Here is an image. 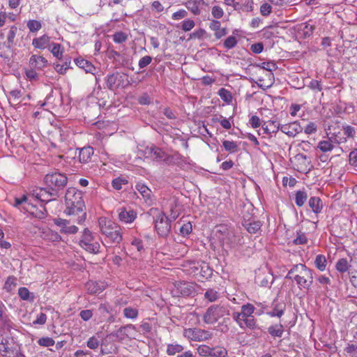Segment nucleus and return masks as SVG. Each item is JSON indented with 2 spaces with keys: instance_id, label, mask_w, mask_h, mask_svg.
Masks as SVG:
<instances>
[{
  "instance_id": "obj_1",
  "label": "nucleus",
  "mask_w": 357,
  "mask_h": 357,
  "mask_svg": "<svg viewBox=\"0 0 357 357\" xmlns=\"http://www.w3.org/2000/svg\"><path fill=\"white\" fill-rule=\"evenodd\" d=\"M65 202L66 207L64 213L68 215H77V223L82 224L86 220V214L82 192L74 188H68L66 192Z\"/></svg>"
},
{
  "instance_id": "obj_2",
  "label": "nucleus",
  "mask_w": 357,
  "mask_h": 357,
  "mask_svg": "<svg viewBox=\"0 0 357 357\" xmlns=\"http://www.w3.org/2000/svg\"><path fill=\"white\" fill-rule=\"evenodd\" d=\"M98 224L101 233L111 243L119 244L121 242L123 238L119 225L104 217L99 218Z\"/></svg>"
},
{
  "instance_id": "obj_3",
  "label": "nucleus",
  "mask_w": 357,
  "mask_h": 357,
  "mask_svg": "<svg viewBox=\"0 0 357 357\" xmlns=\"http://www.w3.org/2000/svg\"><path fill=\"white\" fill-rule=\"evenodd\" d=\"M44 182L48 189L52 190L53 197H59V192L62 190L67 184V177L59 172L47 174L44 178Z\"/></svg>"
},
{
  "instance_id": "obj_4",
  "label": "nucleus",
  "mask_w": 357,
  "mask_h": 357,
  "mask_svg": "<svg viewBox=\"0 0 357 357\" xmlns=\"http://www.w3.org/2000/svg\"><path fill=\"white\" fill-rule=\"evenodd\" d=\"M229 314V307L226 305H213L210 306L203 316V321L205 324H213L220 318Z\"/></svg>"
},
{
  "instance_id": "obj_5",
  "label": "nucleus",
  "mask_w": 357,
  "mask_h": 357,
  "mask_svg": "<svg viewBox=\"0 0 357 357\" xmlns=\"http://www.w3.org/2000/svg\"><path fill=\"white\" fill-rule=\"evenodd\" d=\"M312 270L305 264H298V271L294 277L300 289L309 290L313 283Z\"/></svg>"
},
{
  "instance_id": "obj_6",
  "label": "nucleus",
  "mask_w": 357,
  "mask_h": 357,
  "mask_svg": "<svg viewBox=\"0 0 357 357\" xmlns=\"http://www.w3.org/2000/svg\"><path fill=\"white\" fill-rule=\"evenodd\" d=\"M79 245L90 253L97 254L99 252L100 244L95 241L92 232L88 228L83 230Z\"/></svg>"
},
{
  "instance_id": "obj_7",
  "label": "nucleus",
  "mask_w": 357,
  "mask_h": 357,
  "mask_svg": "<svg viewBox=\"0 0 357 357\" xmlns=\"http://www.w3.org/2000/svg\"><path fill=\"white\" fill-rule=\"evenodd\" d=\"M183 335L188 340L195 342L206 341L213 337V333L211 331L199 328H185Z\"/></svg>"
},
{
  "instance_id": "obj_8",
  "label": "nucleus",
  "mask_w": 357,
  "mask_h": 357,
  "mask_svg": "<svg viewBox=\"0 0 357 357\" xmlns=\"http://www.w3.org/2000/svg\"><path fill=\"white\" fill-rule=\"evenodd\" d=\"M343 136L336 135L334 140L337 144H341L347 143L348 140H351L355 142V145L357 146V128L348 125L343 124L341 129Z\"/></svg>"
},
{
  "instance_id": "obj_9",
  "label": "nucleus",
  "mask_w": 357,
  "mask_h": 357,
  "mask_svg": "<svg viewBox=\"0 0 357 357\" xmlns=\"http://www.w3.org/2000/svg\"><path fill=\"white\" fill-rule=\"evenodd\" d=\"M126 77V74H121L118 72L108 75L106 77L107 87L111 91H114L120 86H126L129 83Z\"/></svg>"
},
{
  "instance_id": "obj_10",
  "label": "nucleus",
  "mask_w": 357,
  "mask_h": 357,
  "mask_svg": "<svg viewBox=\"0 0 357 357\" xmlns=\"http://www.w3.org/2000/svg\"><path fill=\"white\" fill-rule=\"evenodd\" d=\"M155 229L159 236L166 237L171 231L169 219L163 213H159L155 220Z\"/></svg>"
},
{
  "instance_id": "obj_11",
  "label": "nucleus",
  "mask_w": 357,
  "mask_h": 357,
  "mask_svg": "<svg viewBox=\"0 0 357 357\" xmlns=\"http://www.w3.org/2000/svg\"><path fill=\"white\" fill-rule=\"evenodd\" d=\"M174 287V291H176L177 296L180 294L183 296H190L195 293V284L192 282L180 281L176 282Z\"/></svg>"
},
{
  "instance_id": "obj_12",
  "label": "nucleus",
  "mask_w": 357,
  "mask_h": 357,
  "mask_svg": "<svg viewBox=\"0 0 357 357\" xmlns=\"http://www.w3.org/2000/svg\"><path fill=\"white\" fill-rule=\"evenodd\" d=\"M17 32V28L15 26H12L7 35V40L3 44V46L6 48V50L0 47V56L2 58H8V53L11 52V48L14 45V40Z\"/></svg>"
},
{
  "instance_id": "obj_13",
  "label": "nucleus",
  "mask_w": 357,
  "mask_h": 357,
  "mask_svg": "<svg viewBox=\"0 0 357 357\" xmlns=\"http://www.w3.org/2000/svg\"><path fill=\"white\" fill-rule=\"evenodd\" d=\"M32 196L41 202H49L56 199L53 197L52 190L45 188H36L31 191Z\"/></svg>"
},
{
  "instance_id": "obj_14",
  "label": "nucleus",
  "mask_w": 357,
  "mask_h": 357,
  "mask_svg": "<svg viewBox=\"0 0 357 357\" xmlns=\"http://www.w3.org/2000/svg\"><path fill=\"white\" fill-rule=\"evenodd\" d=\"M54 223L60 228V232L65 234H74L78 231L75 225H70V220L62 218H54Z\"/></svg>"
},
{
  "instance_id": "obj_15",
  "label": "nucleus",
  "mask_w": 357,
  "mask_h": 357,
  "mask_svg": "<svg viewBox=\"0 0 357 357\" xmlns=\"http://www.w3.org/2000/svg\"><path fill=\"white\" fill-rule=\"evenodd\" d=\"M255 310V306L251 303H247L241 306L240 312H235L232 314V317L236 321H239L241 319L253 317L252 314Z\"/></svg>"
},
{
  "instance_id": "obj_16",
  "label": "nucleus",
  "mask_w": 357,
  "mask_h": 357,
  "mask_svg": "<svg viewBox=\"0 0 357 357\" xmlns=\"http://www.w3.org/2000/svg\"><path fill=\"white\" fill-rule=\"evenodd\" d=\"M280 130L289 137H295L303 131V128L298 121H294L288 124L281 125Z\"/></svg>"
},
{
  "instance_id": "obj_17",
  "label": "nucleus",
  "mask_w": 357,
  "mask_h": 357,
  "mask_svg": "<svg viewBox=\"0 0 357 357\" xmlns=\"http://www.w3.org/2000/svg\"><path fill=\"white\" fill-rule=\"evenodd\" d=\"M24 209L29 213L33 217L38 219H44L47 216V210L44 205L40 204L38 208L31 203L27 204V206H23Z\"/></svg>"
},
{
  "instance_id": "obj_18",
  "label": "nucleus",
  "mask_w": 357,
  "mask_h": 357,
  "mask_svg": "<svg viewBox=\"0 0 357 357\" xmlns=\"http://www.w3.org/2000/svg\"><path fill=\"white\" fill-rule=\"evenodd\" d=\"M47 65V60L43 56L33 54L30 57L29 61V68H33L37 70H42Z\"/></svg>"
},
{
  "instance_id": "obj_19",
  "label": "nucleus",
  "mask_w": 357,
  "mask_h": 357,
  "mask_svg": "<svg viewBox=\"0 0 357 357\" xmlns=\"http://www.w3.org/2000/svg\"><path fill=\"white\" fill-rule=\"evenodd\" d=\"M225 243L231 248H236L243 243V237L240 234L229 231L225 239Z\"/></svg>"
},
{
  "instance_id": "obj_20",
  "label": "nucleus",
  "mask_w": 357,
  "mask_h": 357,
  "mask_svg": "<svg viewBox=\"0 0 357 357\" xmlns=\"http://www.w3.org/2000/svg\"><path fill=\"white\" fill-rule=\"evenodd\" d=\"M136 218L137 213L132 209L127 210L126 208H122L119 213V220L124 223H131Z\"/></svg>"
},
{
  "instance_id": "obj_21",
  "label": "nucleus",
  "mask_w": 357,
  "mask_h": 357,
  "mask_svg": "<svg viewBox=\"0 0 357 357\" xmlns=\"http://www.w3.org/2000/svg\"><path fill=\"white\" fill-rule=\"evenodd\" d=\"M50 45V37L46 34L38 38H35L32 40V45L36 49L44 50L49 48Z\"/></svg>"
},
{
  "instance_id": "obj_22",
  "label": "nucleus",
  "mask_w": 357,
  "mask_h": 357,
  "mask_svg": "<svg viewBox=\"0 0 357 357\" xmlns=\"http://www.w3.org/2000/svg\"><path fill=\"white\" fill-rule=\"evenodd\" d=\"M75 64L87 73L94 74L96 70L95 66L89 61L83 59V58H77L75 59Z\"/></svg>"
},
{
  "instance_id": "obj_23",
  "label": "nucleus",
  "mask_w": 357,
  "mask_h": 357,
  "mask_svg": "<svg viewBox=\"0 0 357 357\" xmlns=\"http://www.w3.org/2000/svg\"><path fill=\"white\" fill-rule=\"evenodd\" d=\"M94 151L91 146H85L79 150V160L80 162L86 163L91 161Z\"/></svg>"
},
{
  "instance_id": "obj_24",
  "label": "nucleus",
  "mask_w": 357,
  "mask_h": 357,
  "mask_svg": "<svg viewBox=\"0 0 357 357\" xmlns=\"http://www.w3.org/2000/svg\"><path fill=\"white\" fill-rule=\"evenodd\" d=\"M280 126L281 125L276 121L270 120L263 123L262 128L266 134H275L280 130Z\"/></svg>"
},
{
  "instance_id": "obj_25",
  "label": "nucleus",
  "mask_w": 357,
  "mask_h": 357,
  "mask_svg": "<svg viewBox=\"0 0 357 357\" xmlns=\"http://www.w3.org/2000/svg\"><path fill=\"white\" fill-rule=\"evenodd\" d=\"M243 227L250 234H256L260 231L262 224L259 220L245 221L241 222Z\"/></svg>"
},
{
  "instance_id": "obj_26",
  "label": "nucleus",
  "mask_w": 357,
  "mask_h": 357,
  "mask_svg": "<svg viewBox=\"0 0 357 357\" xmlns=\"http://www.w3.org/2000/svg\"><path fill=\"white\" fill-rule=\"evenodd\" d=\"M135 189L142 195L146 202H151V190L144 183H137Z\"/></svg>"
},
{
  "instance_id": "obj_27",
  "label": "nucleus",
  "mask_w": 357,
  "mask_h": 357,
  "mask_svg": "<svg viewBox=\"0 0 357 357\" xmlns=\"http://www.w3.org/2000/svg\"><path fill=\"white\" fill-rule=\"evenodd\" d=\"M309 206L312 211L316 213H319L323 208V203L321 199L318 197H312L308 202Z\"/></svg>"
},
{
  "instance_id": "obj_28",
  "label": "nucleus",
  "mask_w": 357,
  "mask_h": 357,
  "mask_svg": "<svg viewBox=\"0 0 357 357\" xmlns=\"http://www.w3.org/2000/svg\"><path fill=\"white\" fill-rule=\"evenodd\" d=\"M334 143L335 141H333L331 137H328L327 139L320 141L317 144V149L324 153L331 151L334 147Z\"/></svg>"
},
{
  "instance_id": "obj_29",
  "label": "nucleus",
  "mask_w": 357,
  "mask_h": 357,
  "mask_svg": "<svg viewBox=\"0 0 357 357\" xmlns=\"http://www.w3.org/2000/svg\"><path fill=\"white\" fill-rule=\"evenodd\" d=\"M48 49L57 59L61 60L63 59L64 47L61 44L52 43Z\"/></svg>"
},
{
  "instance_id": "obj_30",
  "label": "nucleus",
  "mask_w": 357,
  "mask_h": 357,
  "mask_svg": "<svg viewBox=\"0 0 357 357\" xmlns=\"http://www.w3.org/2000/svg\"><path fill=\"white\" fill-rule=\"evenodd\" d=\"M86 289L89 294H96L100 293L104 287L96 281H89L86 284Z\"/></svg>"
},
{
  "instance_id": "obj_31",
  "label": "nucleus",
  "mask_w": 357,
  "mask_h": 357,
  "mask_svg": "<svg viewBox=\"0 0 357 357\" xmlns=\"http://www.w3.org/2000/svg\"><path fill=\"white\" fill-rule=\"evenodd\" d=\"M241 328L244 329L248 328L250 329H254L257 327L256 320L253 317L241 319L239 321H236Z\"/></svg>"
},
{
  "instance_id": "obj_32",
  "label": "nucleus",
  "mask_w": 357,
  "mask_h": 357,
  "mask_svg": "<svg viewBox=\"0 0 357 357\" xmlns=\"http://www.w3.org/2000/svg\"><path fill=\"white\" fill-rule=\"evenodd\" d=\"M273 310L268 312V314L271 317H281L284 314L286 305L283 303H276L275 301L273 303Z\"/></svg>"
},
{
  "instance_id": "obj_33",
  "label": "nucleus",
  "mask_w": 357,
  "mask_h": 357,
  "mask_svg": "<svg viewBox=\"0 0 357 357\" xmlns=\"http://www.w3.org/2000/svg\"><path fill=\"white\" fill-rule=\"evenodd\" d=\"M254 67L266 70L267 71H269L268 77H273V74L271 73L273 70L277 69V66L275 63L268 61V62H263L261 63H257L253 65Z\"/></svg>"
},
{
  "instance_id": "obj_34",
  "label": "nucleus",
  "mask_w": 357,
  "mask_h": 357,
  "mask_svg": "<svg viewBox=\"0 0 357 357\" xmlns=\"http://www.w3.org/2000/svg\"><path fill=\"white\" fill-rule=\"evenodd\" d=\"M13 322L10 319L9 317L5 313L0 317V329L10 331L13 328Z\"/></svg>"
},
{
  "instance_id": "obj_35",
  "label": "nucleus",
  "mask_w": 357,
  "mask_h": 357,
  "mask_svg": "<svg viewBox=\"0 0 357 357\" xmlns=\"http://www.w3.org/2000/svg\"><path fill=\"white\" fill-rule=\"evenodd\" d=\"M151 153L154 159L157 160H165L167 157V154L165 151H163L160 148L155 146L151 148Z\"/></svg>"
},
{
  "instance_id": "obj_36",
  "label": "nucleus",
  "mask_w": 357,
  "mask_h": 357,
  "mask_svg": "<svg viewBox=\"0 0 357 357\" xmlns=\"http://www.w3.org/2000/svg\"><path fill=\"white\" fill-rule=\"evenodd\" d=\"M307 199V195L306 192L303 190H298L295 194V203L301 207L304 205Z\"/></svg>"
},
{
  "instance_id": "obj_37",
  "label": "nucleus",
  "mask_w": 357,
  "mask_h": 357,
  "mask_svg": "<svg viewBox=\"0 0 357 357\" xmlns=\"http://www.w3.org/2000/svg\"><path fill=\"white\" fill-rule=\"evenodd\" d=\"M222 146L225 151L233 153H236L238 151V145L236 142L224 140L222 142Z\"/></svg>"
},
{
  "instance_id": "obj_38",
  "label": "nucleus",
  "mask_w": 357,
  "mask_h": 357,
  "mask_svg": "<svg viewBox=\"0 0 357 357\" xmlns=\"http://www.w3.org/2000/svg\"><path fill=\"white\" fill-rule=\"evenodd\" d=\"M268 331L271 336L280 337L284 332L283 326L282 324L271 326L268 328Z\"/></svg>"
},
{
  "instance_id": "obj_39",
  "label": "nucleus",
  "mask_w": 357,
  "mask_h": 357,
  "mask_svg": "<svg viewBox=\"0 0 357 357\" xmlns=\"http://www.w3.org/2000/svg\"><path fill=\"white\" fill-rule=\"evenodd\" d=\"M336 270L340 273H345L349 270V264L347 259H340L335 264Z\"/></svg>"
},
{
  "instance_id": "obj_40",
  "label": "nucleus",
  "mask_w": 357,
  "mask_h": 357,
  "mask_svg": "<svg viewBox=\"0 0 357 357\" xmlns=\"http://www.w3.org/2000/svg\"><path fill=\"white\" fill-rule=\"evenodd\" d=\"M326 259L323 255H318L314 261L315 266L321 271H324L326 267Z\"/></svg>"
},
{
  "instance_id": "obj_41",
  "label": "nucleus",
  "mask_w": 357,
  "mask_h": 357,
  "mask_svg": "<svg viewBox=\"0 0 357 357\" xmlns=\"http://www.w3.org/2000/svg\"><path fill=\"white\" fill-rule=\"evenodd\" d=\"M183 347L179 344H169L167 347V354L169 356H174L183 351Z\"/></svg>"
},
{
  "instance_id": "obj_42",
  "label": "nucleus",
  "mask_w": 357,
  "mask_h": 357,
  "mask_svg": "<svg viewBox=\"0 0 357 357\" xmlns=\"http://www.w3.org/2000/svg\"><path fill=\"white\" fill-rule=\"evenodd\" d=\"M219 292L213 289H208L204 293V298L208 300L209 302H215L219 298Z\"/></svg>"
},
{
  "instance_id": "obj_43",
  "label": "nucleus",
  "mask_w": 357,
  "mask_h": 357,
  "mask_svg": "<svg viewBox=\"0 0 357 357\" xmlns=\"http://www.w3.org/2000/svg\"><path fill=\"white\" fill-rule=\"evenodd\" d=\"M123 314L125 317L134 319L138 316V310L132 307H127L123 309Z\"/></svg>"
},
{
  "instance_id": "obj_44",
  "label": "nucleus",
  "mask_w": 357,
  "mask_h": 357,
  "mask_svg": "<svg viewBox=\"0 0 357 357\" xmlns=\"http://www.w3.org/2000/svg\"><path fill=\"white\" fill-rule=\"evenodd\" d=\"M227 356V351L222 347H212L211 357H226Z\"/></svg>"
},
{
  "instance_id": "obj_45",
  "label": "nucleus",
  "mask_w": 357,
  "mask_h": 357,
  "mask_svg": "<svg viewBox=\"0 0 357 357\" xmlns=\"http://www.w3.org/2000/svg\"><path fill=\"white\" fill-rule=\"evenodd\" d=\"M26 26L29 31L32 33L39 31L42 27L41 22L35 20H29L27 22Z\"/></svg>"
},
{
  "instance_id": "obj_46",
  "label": "nucleus",
  "mask_w": 357,
  "mask_h": 357,
  "mask_svg": "<svg viewBox=\"0 0 357 357\" xmlns=\"http://www.w3.org/2000/svg\"><path fill=\"white\" fill-rule=\"evenodd\" d=\"M18 295L24 301H33L34 299V296H31L29 289L26 287H20L18 290Z\"/></svg>"
},
{
  "instance_id": "obj_47",
  "label": "nucleus",
  "mask_w": 357,
  "mask_h": 357,
  "mask_svg": "<svg viewBox=\"0 0 357 357\" xmlns=\"http://www.w3.org/2000/svg\"><path fill=\"white\" fill-rule=\"evenodd\" d=\"M218 94L220 97V98L225 102L229 103L232 100L231 93L225 88H221L220 89H219Z\"/></svg>"
},
{
  "instance_id": "obj_48",
  "label": "nucleus",
  "mask_w": 357,
  "mask_h": 357,
  "mask_svg": "<svg viewBox=\"0 0 357 357\" xmlns=\"http://www.w3.org/2000/svg\"><path fill=\"white\" fill-rule=\"evenodd\" d=\"M17 278L14 276H9L8 277L5 284H4V289L6 290V291L10 292L11 291L14 287L17 285Z\"/></svg>"
},
{
  "instance_id": "obj_49",
  "label": "nucleus",
  "mask_w": 357,
  "mask_h": 357,
  "mask_svg": "<svg viewBox=\"0 0 357 357\" xmlns=\"http://www.w3.org/2000/svg\"><path fill=\"white\" fill-rule=\"evenodd\" d=\"M198 354L202 356H211L212 347L206 344L199 345L197 348Z\"/></svg>"
},
{
  "instance_id": "obj_50",
  "label": "nucleus",
  "mask_w": 357,
  "mask_h": 357,
  "mask_svg": "<svg viewBox=\"0 0 357 357\" xmlns=\"http://www.w3.org/2000/svg\"><path fill=\"white\" fill-rule=\"evenodd\" d=\"M128 180L118 177L112 180V185L115 190H120L122 188L123 185L128 184Z\"/></svg>"
},
{
  "instance_id": "obj_51",
  "label": "nucleus",
  "mask_w": 357,
  "mask_h": 357,
  "mask_svg": "<svg viewBox=\"0 0 357 357\" xmlns=\"http://www.w3.org/2000/svg\"><path fill=\"white\" fill-rule=\"evenodd\" d=\"M185 7L194 15H198L201 11L199 9V5L192 3V1H188L185 3Z\"/></svg>"
},
{
  "instance_id": "obj_52",
  "label": "nucleus",
  "mask_w": 357,
  "mask_h": 357,
  "mask_svg": "<svg viewBox=\"0 0 357 357\" xmlns=\"http://www.w3.org/2000/svg\"><path fill=\"white\" fill-rule=\"evenodd\" d=\"M36 70H36L33 68H30L29 69L25 70L26 77L29 81L32 82V81H36L38 79L39 75L36 73Z\"/></svg>"
},
{
  "instance_id": "obj_53",
  "label": "nucleus",
  "mask_w": 357,
  "mask_h": 357,
  "mask_svg": "<svg viewBox=\"0 0 357 357\" xmlns=\"http://www.w3.org/2000/svg\"><path fill=\"white\" fill-rule=\"evenodd\" d=\"M236 44V38L234 36H230L225 40L223 45L226 49H231L234 48Z\"/></svg>"
},
{
  "instance_id": "obj_54",
  "label": "nucleus",
  "mask_w": 357,
  "mask_h": 357,
  "mask_svg": "<svg viewBox=\"0 0 357 357\" xmlns=\"http://www.w3.org/2000/svg\"><path fill=\"white\" fill-rule=\"evenodd\" d=\"M127 39V34L122 31L116 32L113 36V40L116 43H123L126 42Z\"/></svg>"
},
{
  "instance_id": "obj_55",
  "label": "nucleus",
  "mask_w": 357,
  "mask_h": 357,
  "mask_svg": "<svg viewBox=\"0 0 357 357\" xmlns=\"http://www.w3.org/2000/svg\"><path fill=\"white\" fill-rule=\"evenodd\" d=\"M254 211V208H252V206H248L247 209H245V208L243 210V212L242 222H245V221L250 222V221L253 220V215L250 212V211Z\"/></svg>"
},
{
  "instance_id": "obj_56",
  "label": "nucleus",
  "mask_w": 357,
  "mask_h": 357,
  "mask_svg": "<svg viewBox=\"0 0 357 357\" xmlns=\"http://www.w3.org/2000/svg\"><path fill=\"white\" fill-rule=\"evenodd\" d=\"M192 230V227L190 222H186L183 224L179 229L180 234H181L183 236H186L189 235Z\"/></svg>"
},
{
  "instance_id": "obj_57",
  "label": "nucleus",
  "mask_w": 357,
  "mask_h": 357,
  "mask_svg": "<svg viewBox=\"0 0 357 357\" xmlns=\"http://www.w3.org/2000/svg\"><path fill=\"white\" fill-rule=\"evenodd\" d=\"M38 343L42 347H51L55 343L54 340L49 337H43L38 340Z\"/></svg>"
},
{
  "instance_id": "obj_58",
  "label": "nucleus",
  "mask_w": 357,
  "mask_h": 357,
  "mask_svg": "<svg viewBox=\"0 0 357 357\" xmlns=\"http://www.w3.org/2000/svg\"><path fill=\"white\" fill-rule=\"evenodd\" d=\"M195 23L192 20L187 19L182 22L181 29L184 31H189L194 28Z\"/></svg>"
},
{
  "instance_id": "obj_59",
  "label": "nucleus",
  "mask_w": 357,
  "mask_h": 357,
  "mask_svg": "<svg viewBox=\"0 0 357 357\" xmlns=\"http://www.w3.org/2000/svg\"><path fill=\"white\" fill-rule=\"evenodd\" d=\"M272 12V6L268 3H264L260 6V13L263 16H268Z\"/></svg>"
},
{
  "instance_id": "obj_60",
  "label": "nucleus",
  "mask_w": 357,
  "mask_h": 357,
  "mask_svg": "<svg viewBox=\"0 0 357 357\" xmlns=\"http://www.w3.org/2000/svg\"><path fill=\"white\" fill-rule=\"evenodd\" d=\"M293 242L296 245H303L307 243V238L305 234L302 232H297V237L294 240Z\"/></svg>"
},
{
  "instance_id": "obj_61",
  "label": "nucleus",
  "mask_w": 357,
  "mask_h": 357,
  "mask_svg": "<svg viewBox=\"0 0 357 357\" xmlns=\"http://www.w3.org/2000/svg\"><path fill=\"white\" fill-rule=\"evenodd\" d=\"M308 87L313 91H321L323 89L321 81L316 79L311 80L308 84Z\"/></svg>"
},
{
  "instance_id": "obj_62",
  "label": "nucleus",
  "mask_w": 357,
  "mask_h": 357,
  "mask_svg": "<svg viewBox=\"0 0 357 357\" xmlns=\"http://www.w3.org/2000/svg\"><path fill=\"white\" fill-rule=\"evenodd\" d=\"M211 14L216 19L221 18L224 15L222 8L218 6H214L211 10Z\"/></svg>"
},
{
  "instance_id": "obj_63",
  "label": "nucleus",
  "mask_w": 357,
  "mask_h": 357,
  "mask_svg": "<svg viewBox=\"0 0 357 357\" xmlns=\"http://www.w3.org/2000/svg\"><path fill=\"white\" fill-rule=\"evenodd\" d=\"M317 130V123L314 122H310L304 129V132L307 135L315 133Z\"/></svg>"
},
{
  "instance_id": "obj_64",
  "label": "nucleus",
  "mask_w": 357,
  "mask_h": 357,
  "mask_svg": "<svg viewBox=\"0 0 357 357\" xmlns=\"http://www.w3.org/2000/svg\"><path fill=\"white\" fill-rule=\"evenodd\" d=\"M349 163L352 166L357 167V149L350 152Z\"/></svg>"
}]
</instances>
